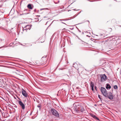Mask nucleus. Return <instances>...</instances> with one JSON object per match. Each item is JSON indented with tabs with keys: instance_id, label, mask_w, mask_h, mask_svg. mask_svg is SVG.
<instances>
[{
	"instance_id": "nucleus-1",
	"label": "nucleus",
	"mask_w": 121,
	"mask_h": 121,
	"mask_svg": "<svg viewBox=\"0 0 121 121\" xmlns=\"http://www.w3.org/2000/svg\"><path fill=\"white\" fill-rule=\"evenodd\" d=\"M101 90L102 93L105 97H108V93L105 88L101 87Z\"/></svg>"
},
{
	"instance_id": "nucleus-2",
	"label": "nucleus",
	"mask_w": 121,
	"mask_h": 121,
	"mask_svg": "<svg viewBox=\"0 0 121 121\" xmlns=\"http://www.w3.org/2000/svg\"><path fill=\"white\" fill-rule=\"evenodd\" d=\"M51 112L53 115H54L57 117H59V113L54 109L52 108L51 110Z\"/></svg>"
},
{
	"instance_id": "nucleus-3",
	"label": "nucleus",
	"mask_w": 121,
	"mask_h": 121,
	"mask_svg": "<svg viewBox=\"0 0 121 121\" xmlns=\"http://www.w3.org/2000/svg\"><path fill=\"white\" fill-rule=\"evenodd\" d=\"M30 26L29 25H27L25 27H24L23 28V32L22 33L24 34L27 31V30L28 29L30 30Z\"/></svg>"
},
{
	"instance_id": "nucleus-4",
	"label": "nucleus",
	"mask_w": 121,
	"mask_h": 121,
	"mask_svg": "<svg viewBox=\"0 0 121 121\" xmlns=\"http://www.w3.org/2000/svg\"><path fill=\"white\" fill-rule=\"evenodd\" d=\"M108 99H113V96L111 92H109L108 93Z\"/></svg>"
},
{
	"instance_id": "nucleus-5",
	"label": "nucleus",
	"mask_w": 121,
	"mask_h": 121,
	"mask_svg": "<svg viewBox=\"0 0 121 121\" xmlns=\"http://www.w3.org/2000/svg\"><path fill=\"white\" fill-rule=\"evenodd\" d=\"M74 108L75 111H76L77 112H78L80 110L81 107L80 106H75Z\"/></svg>"
},
{
	"instance_id": "nucleus-6",
	"label": "nucleus",
	"mask_w": 121,
	"mask_h": 121,
	"mask_svg": "<svg viewBox=\"0 0 121 121\" xmlns=\"http://www.w3.org/2000/svg\"><path fill=\"white\" fill-rule=\"evenodd\" d=\"M101 81L104 82L107 79V77L105 74H104L101 76Z\"/></svg>"
},
{
	"instance_id": "nucleus-7",
	"label": "nucleus",
	"mask_w": 121,
	"mask_h": 121,
	"mask_svg": "<svg viewBox=\"0 0 121 121\" xmlns=\"http://www.w3.org/2000/svg\"><path fill=\"white\" fill-rule=\"evenodd\" d=\"M18 103L21 106L22 109L24 110L25 109V105L23 103L22 101H18Z\"/></svg>"
},
{
	"instance_id": "nucleus-8",
	"label": "nucleus",
	"mask_w": 121,
	"mask_h": 121,
	"mask_svg": "<svg viewBox=\"0 0 121 121\" xmlns=\"http://www.w3.org/2000/svg\"><path fill=\"white\" fill-rule=\"evenodd\" d=\"M22 95L26 97H27L28 96V94L26 91L23 89L22 90Z\"/></svg>"
},
{
	"instance_id": "nucleus-9",
	"label": "nucleus",
	"mask_w": 121,
	"mask_h": 121,
	"mask_svg": "<svg viewBox=\"0 0 121 121\" xmlns=\"http://www.w3.org/2000/svg\"><path fill=\"white\" fill-rule=\"evenodd\" d=\"M33 6L32 7L31 6V4H28L27 6V8L29 9H32L33 8Z\"/></svg>"
},
{
	"instance_id": "nucleus-10",
	"label": "nucleus",
	"mask_w": 121,
	"mask_h": 121,
	"mask_svg": "<svg viewBox=\"0 0 121 121\" xmlns=\"http://www.w3.org/2000/svg\"><path fill=\"white\" fill-rule=\"evenodd\" d=\"M45 61L46 60H44L43 61V58H42L41 60H40V62L41 63V64H43L44 63H45Z\"/></svg>"
},
{
	"instance_id": "nucleus-11",
	"label": "nucleus",
	"mask_w": 121,
	"mask_h": 121,
	"mask_svg": "<svg viewBox=\"0 0 121 121\" xmlns=\"http://www.w3.org/2000/svg\"><path fill=\"white\" fill-rule=\"evenodd\" d=\"M73 66L76 69L78 68V65L76 63L73 64Z\"/></svg>"
},
{
	"instance_id": "nucleus-12",
	"label": "nucleus",
	"mask_w": 121,
	"mask_h": 121,
	"mask_svg": "<svg viewBox=\"0 0 121 121\" xmlns=\"http://www.w3.org/2000/svg\"><path fill=\"white\" fill-rule=\"evenodd\" d=\"M106 88L107 89H110L111 88V86L109 84H107Z\"/></svg>"
},
{
	"instance_id": "nucleus-13",
	"label": "nucleus",
	"mask_w": 121,
	"mask_h": 121,
	"mask_svg": "<svg viewBox=\"0 0 121 121\" xmlns=\"http://www.w3.org/2000/svg\"><path fill=\"white\" fill-rule=\"evenodd\" d=\"M80 110L81 112H85V110L83 108H82L81 109H80Z\"/></svg>"
},
{
	"instance_id": "nucleus-14",
	"label": "nucleus",
	"mask_w": 121,
	"mask_h": 121,
	"mask_svg": "<svg viewBox=\"0 0 121 121\" xmlns=\"http://www.w3.org/2000/svg\"><path fill=\"white\" fill-rule=\"evenodd\" d=\"M90 86L91 87H94V84L92 82H91Z\"/></svg>"
},
{
	"instance_id": "nucleus-15",
	"label": "nucleus",
	"mask_w": 121,
	"mask_h": 121,
	"mask_svg": "<svg viewBox=\"0 0 121 121\" xmlns=\"http://www.w3.org/2000/svg\"><path fill=\"white\" fill-rule=\"evenodd\" d=\"M115 89H117L118 88V87L117 85H115L113 87Z\"/></svg>"
},
{
	"instance_id": "nucleus-16",
	"label": "nucleus",
	"mask_w": 121,
	"mask_h": 121,
	"mask_svg": "<svg viewBox=\"0 0 121 121\" xmlns=\"http://www.w3.org/2000/svg\"><path fill=\"white\" fill-rule=\"evenodd\" d=\"M80 68H78V69H77V70L78 71H81L82 70H81V69H80Z\"/></svg>"
},
{
	"instance_id": "nucleus-17",
	"label": "nucleus",
	"mask_w": 121,
	"mask_h": 121,
	"mask_svg": "<svg viewBox=\"0 0 121 121\" xmlns=\"http://www.w3.org/2000/svg\"><path fill=\"white\" fill-rule=\"evenodd\" d=\"M43 38V41H40V42H43L44 41V40H45V39H44V38Z\"/></svg>"
},
{
	"instance_id": "nucleus-18",
	"label": "nucleus",
	"mask_w": 121,
	"mask_h": 121,
	"mask_svg": "<svg viewBox=\"0 0 121 121\" xmlns=\"http://www.w3.org/2000/svg\"><path fill=\"white\" fill-rule=\"evenodd\" d=\"M94 87H91V89L93 91H94V89H93Z\"/></svg>"
},
{
	"instance_id": "nucleus-19",
	"label": "nucleus",
	"mask_w": 121,
	"mask_h": 121,
	"mask_svg": "<svg viewBox=\"0 0 121 121\" xmlns=\"http://www.w3.org/2000/svg\"><path fill=\"white\" fill-rule=\"evenodd\" d=\"M98 97H99V98L100 99H101V97H100V95H98Z\"/></svg>"
},
{
	"instance_id": "nucleus-20",
	"label": "nucleus",
	"mask_w": 121,
	"mask_h": 121,
	"mask_svg": "<svg viewBox=\"0 0 121 121\" xmlns=\"http://www.w3.org/2000/svg\"><path fill=\"white\" fill-rule=\"evenodd\" d=\"M94 118H96V119H98V118L97 117L95 116H94Z\"/></svg>"
},
{
	"instance_id": "nucleus-21",
	"label": "nucleus",
	"mask_w": 121,
	"mask_h": 121,
	"mask_svg": "<svg viewBox=\"0 0 121 121\" xmlns=\"http://www.w3.org/2000/svg\"><path fill=\"white\" fill-rule=\"evenodd\" d=\"M38 61H36V63L37 64H38Z\"/></svg>"
},
{
	"instance_id": "nucleus-22",
	"label": "nucleus",
	"mask_w": 121,
	"mask_h": 121,
	"mask_svg": "<svg viewBox=\"0 0 121 121\" xmlns=\"http://www.w3.org/2000/svg\"><path fill=\"white\" fill-rule=\"evenodd\" d=\"M2 82H1V80L0 79V84H1V83Z\"/></svg>"
},
{
	"instance_id": "nucleus-23",
	"label": "nucleus",
	"mask_w": 121,
	"mask_h": 121,
	"mask_svg": "<svg viewBox=\"0 0 121 121\" xmlns=\"http://www.w3.org/2000/svg\"><path fill=\"white\" fill-rule=\"evenodd\" d=\"M25 101H26H26H24V103H25Z\"/></svg>"
},
{
	"instance_id": "nucleus-24",
	"label": "nucleus",
	"mask_w": 121,
	"mask_h": 121,
	"mask_svg": "<svg viewBox=\"0 0 121 121\" xmlns=\"http://www.w3.org/2000/svg\"><path fill=\"white\" fill-rule=\"evenodd\" d=\"M38 107H39V106H38Z\"/></svg>"
}]
</instances>
